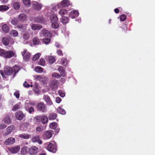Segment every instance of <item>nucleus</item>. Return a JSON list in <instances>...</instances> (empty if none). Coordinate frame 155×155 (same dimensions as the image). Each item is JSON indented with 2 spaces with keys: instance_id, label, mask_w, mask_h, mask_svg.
<instances>
[{
  "instance_id": "obj_1",
  "label": "nucleus",
  "mask_w": 155,
  "mask_h": 155,
  "mask_svg": "<svg viewBox=\"0 0 155 155\" xmlns=\"http://www.w3.org/2000/svg\"><path fill=\"white\" fill-rule=\"evenodd\" d=\"M19 67L15 66L12 68L8 66L5 67L4 68V73L5 74L10 75L12 73L15 75L19 71Z\"/></svg>"
},
{
  "instance_id": "obj_2",
  "label": "nucleus",
  "mask_w": 155,
  "mask_h": 155,
  "mask_svg": "<svg viewBox=\"0 0 155 155\" xmlns=\"http://www.w3.org/2000/svg\"><path fill=\"white\" fill-rule=\"evenodd\" d=\"M15 55L13 51L11 50L7 51L3 49H0V55L6 58H9Z\"/></svg>"
},
{
  "instance_id": "obj_3",
  "label": "nucleus",
  "mask_w": 155,
  "mask_h": 155,
  "mask_svg": "<svg viewBox=\"0 0 155 155\" xmlns=\"http://www.w3.org/2000/svg\"><path fill=\"white\" fill-rule=\"evenodd\" d=\"M37 110L38 111L44 113L47 111V107L44 102H40L37 104Z\"/></svg>"
},
{
  "instance_id": "obj_4",
  "label": "nucleus",
  "mask_w": 155,
  "mask_h": 155,
  "mask_svg": "<svg viewBox=\"0 0 155 155\" xmlns=\"http://www.w3.org/2000/svg\"><path fill=\"white\" fill-rule=\"evenodd\" d=\"M51 26L54 28H57L59 27L58 23V18L56 15H53L51 18Z\"/></svg>"
},
{
  "instance_id": "obj_5",
  "label": "nucleus",
  "mask_w": 155,
  "mask_h": 155,
  "mask_svg": "<svg viewBox=\"0 0 155 155\" xmlns=\"http://www.w3.org/2000/svg\"><path fill=\"white\" fill-rule=\"evenodd\" d=\"M21 54L23 57L24 60L25 61H28L30 59L31 54L28 52H27L26 49H25L23 51L21 52Z\"/></svg>"
},
{
  "instance_id": "obj_6",
  "label": "nucleus",
  "mask_w": 155,
  "mask_h": 155,
  "mask_svg": "<svg viewBox=\"0 0 155 155\" xmlns=\"http://www.w3.org/2000/svg\"><path fill=\"white\" fill-rule=\"evenodd\" d=\"M47 149L50 152L55 153L57 150V146L55 144L49 143L48 145Z\"/></svg>"
},
{
  "instance_id": "obj_7",
  "label": "nucleus",
  "mask_w": 155,
  "mask_h": 155,
  "mask_svg": "<svg viewBox=\"0 0 155 155\" xmlns=\"http://www.w3.org/2000/svg\"><path fill=\"white\" fill-rule=\"evenodd\" d=\"M28 152L30 155H35L38 152V149L36 147H32L29 148Z\"/></svg>"
},
{
  "instance_id": "obj_8",
  "label": "nucleus",
  "mask_w": 155,
  "mask_h": 155,
  "mask_svg": "<svg viewBox=\"0 0 155 155\" xmlns=\"http://www.w3.org/2000/svg\"><path fill=\"white\" fill-rule=\"evenodd\" d=\"M16 118L18 120H21L23 119L25 115L22 112L18 111L16 112L15 114Z\"/></svg>"
},
{
  "instance_id": "obj_9",
  "label": "nucleus",
  "mask_w": 155,
  "mask_h": 155,
  "mask_svg": "<svg viewBox=\"0 0 155 155\" xmlns=\"http://www.w3.org/2000/svg\"><path fill=\"white\" fill-rule=\"evenodd\" d=\"M32 7L37 11L40 10L42 8L41 4H39L36 2L34 1L32 2Z\"/></svg>"
},
{
  "instance_id": "obj_10",
  "label": "nucleus",
  "mask_w": 155,
  "mask_h": 155,
  "mask_svg": "<svg viewBox=\"0 0 155 155\" xmlns=\"http://www.w3.org/2000/svg\"><path fill=\"white\" fill-rule=\"evenodd\" d=\"M43 99L45 101L48 105L50 106L53 104L52 102L50 97L48 95H44L43 97Z\"/></svg>"
},
{
  "instance_id": "obj_11",
  "label": "nucleus",
  "mask_w": 155,
  "mask_h": 155,
  "mask_svg": "<svg viewBox=\"0 0 155 155\" xmlns=\"http://www.w3.org/2000/svg\"><path fill=\"white\" fill-rule=\"evenodd\" d=\"M58 80L55 79L52 81L50 83V87L52 89H56L58 87Z\"/></svg>"
},
{
  "instance_id": "obj_12",
  "label": "nucleus",
  "mask_w": 155,
  "mask_h": 155,
  "mask_svg": "<svg viewBox=\"0 0 155 155\" xmlns=\"http://www.w3.org/2000/svg\"><path fill=\"white\" fill-rule=\"evenodd\" d=\"M70 2L67 0H63L58 5L60 7H64L69 6L70 5Z\"/></svg>"
},
{
  "instance_id": "obj_13",
  "label": "nucleus",
  "mask_w": 155,
  "mask_h": 155,
  "mask_svg": "<svg viewBox=\"0 0 155 155\" xmlns=\"http://www.w3.org/2000/svg\"><path fill=\"white\" fill-rule=\"evenodd\" d=\"M31 140L34 143L38 142L39 144H41L42 143V141L40 140L39 135H36L33 136L31 138Z\"/></svg>"
},
{
  "instance_id": "obj_14",
  "label": "nucleus",
  "mask_w": 155,
  "mask_h": 155,
  "mask_svg": "<svg viewBox=\"0 0 155 155\" xmlns=\"http://www.w3.org/2000/svg\"><path fill=\"white\" fill-rule=\"evenodd\" d=\"M78 12L75 10H74L69 13V16L72 18H74L79 15Z\"/></svg>"
},
{
  "instance_id": "obj_15",
  "label": "nucleus",
  "mask_w": 155,
  "mask_h": 155,
  "mask_svg": "<svg viewBox=\"0 0 155 155\" xmlns=\"http://www.w3.org/2000/svg\"><path fill=\"white\" fill-rule=\"evenodd\" d=\"M42 34L45 37H51L52 36V33L51 31H49L48 30H47L45 29H42Z\"/></svg>"
},
{
  "instance_id": "obj_16",
  "label": "nucleus",
  "mask_w": 155,
  "mask_h": 155,
  "mask_svg": "<svg viewBox=\"0 0 155 155\" xmlns=\"http://www.w3.org/2000/svg\"><path fill=\"white\" fill-rule=\"evenodd\" d=\"M15 141V138L12 137L8 138L6 139L5 142V143L6 145L12 144H13Z\"/></svg>"
},
{
  "instance_id": "obj_17",
  "label": "nucleus",
  "mask_w": 155,
  "mask_h": 155,
  "mask_svg": "<svg viewBox=\"0 0 155 155\" xmlns=\"http://www.w3.org/2000/svg\"><path fill=\"white\" fill-rule=\"evenodd\" d=\"M58 70L61 76L64 77L65 76L66 74L65 71L63 67L62 66H60Z\"/></svg>"
},
{
  "instance_id": "obj_18",
  "label": "nucleus",
  "mask_w": 155,
  "mask_h": 155,
  "mask_svg": "<svg viewBox=\"0 0 155 155\" xmlns=\"http://www.w3.org/2000/svg\"><path fill=\"white\" fill-rule=\"evenodd\" d=\"M18 18L20 21H24L26 19V15L24 14H20L18 16Z\"/></svg>"
},
{
  "instance_id": "obj_19",
  "label": "nucleus",
  "mask_w": 155,
  "mask_h": 155,
  "mask_svg": "<svg viewBox=\"0 0 155 155\" xmlns=\"http://www.w3.org/2000/svg\"><path fill=\"white\" fill-rule=\"evenodd\" d=\"M20 149V147L19 146H16L10 148V151L12 153H17L19 150Z\"/></svg>"
},
{
  "instance_id": "obj_20",
  "label": "nucleus",
  "mask_w": 155,
  "mask_h": 155,
  "mask_svg": "<svg viewBox=\"0 0 155 155\" xmlns=\"http://www.w3.org/2000/svg\"><path fill=\"white\" fill-rule=\"evenodd\" d=\"M19 137L25 139H28L31 138V135L28 134L24 133L20 134L19 135Z\"/></svg>"
},
{
  "instance_id": "obj_21",
  "label": "nucleus",
  "mask_w": 155,
  "mask_h": 155,
  "mask_svg": "<svg viewBox=\"0 0 155 155\" xmlns=\"http://www.w3.org/2000/svg\"><path fill=\"white\" fill-rule=\"evenodd\" d=\"M52 136L51 133L50 131H47L45 133L43 137L45 139H48L51 138Z\"/></svg>"
},
{
  "instance_id": "obj_22",
  "label": "nucleus",
  "mask_w": 155,
  "mask_h": 155,
  "mask_svg": "<svg viewBox=\"0 0 155 155\" xmlns=\"http://www.w3.org/2000/svg\"><path fill=\"white\" fill-rule=\"evenodd\" d=\"M41 121L43 124H46L48 121V118L47 116L45 115H41Z\"/></svg>"
},
{
  "instance_id": "obj_23",
  "label": "nucleus",
  "mask_w": 155,
  "mask_h": 155,
  "mask_svg": "<svg viewBox=\"0 0 155 155\" xmlns=\"http://www.w3.org/2000/svg\"><path fill=\"white\" fill-rule=\"evenodd\" d=\"M57 116V115L56 113H52L49 114L48 118L50 120H53L55 119Z\"/></svg>"
},
{
  "instance_id": "obj_24",
  "label": "nucleus",
  "mask_w": 155,
  "mask_h": 155,
  "mask_svg": "<svg viewBox=\"0 0 155 155\" xmlns=\"http://www.w3.org/2000/svg\"><path fill=\"white\" fill-rule=\"evenodd\" d=\"M15 129V127L14 125H11L8 127L7 128V135H8L11 133L13 130Z\"/></svg>"
},
{
  "instance_id": "obj_25",
  "label": "nucleus",
  "mask_w": 155,
  "mask_h": 155,
  "mask_svg": "<svg viewBox=\"0 0 155 155\" xmlns=\"http://www.w3.org/2000/svg\"><path fill=\"white\" fill-rule=\"evenodd\" d=\"M31 27L32 30H35L41 29L42 26L41 25L33 24L32 25Z\"/></svg>"
},
{
  "instance_id": "obj_26",
  "label": "nucleus",
  "mask_w": 155,
  "mask_h": 155,
  "mask_svg": "<svg viewBox=\"0 0 155 155\" xmlns=\"http://www.w3.org/2000/svg\"><path fill=\"white\" fill-rule=\"evenodd\" d=\"M2 41L3 44L5 46L8 45L9 43V40L7 37H3Z\"/></svg>"
},
{
  "instance_id": "obj_27",
  "label": "nucleus",
  "mask_w": 155,
  "mask_h": 155,
  "mask_svg": "<svg viewBox=\"0 0 155 155\" xmlns=\"http://www.w3.org/2000/svg\"><path fill=\"white\" fill-rule=\"evenodd\" d=\"M33 42L35 45H38L40 42L39 39L37 37H34L33 39Z\"/></svg>"
},
{
  "instance_id": "obj_28",
  "label": "nucleus",
  "mask_w": 155,
  "mask_h": 155,
  "mask_svg": "<svg viewBox=\"0 0 155 155\" xmlns=\"http://www.w3.org/2000/svg\"><path fill=\"white\" fill-rule=\"evenodd\" d=\"M2 29L5 33H7L9 31V28L7 25L5 24L2 26Z\"/></svg>"
},
{
  "instance_id": "obj_29",
  "label": "nucleus",
  "mask_w": 155,
  "mask_h": 155,
  "mask_svg": "<svg viewBox=\"0 0 155 155\" xmlns=\"http://www.w3.org/2000/svg\"><path fill=\"white\" fill-rule=\"evenodd\" d=\"M35 22H38L42 23L43 21V19L41 17H37L35 18L34 19Z\"/></svg>"
},
{
  "instance_id": "obj_30",
  "label": "nucleus",
  "mask_w": 155,
  "mask_h": 155,
  "mask_svg": "<svg viewBox=\"0 0 155 155\" xmlns=\"http://www.w3.org/2000/svg\"><path fill=\"white\" fill-rule=\"evenodd\" d=\"M29 148L27 147H23L21 150V152L22 154H25L28 151Z\"/></svg>"
},
{
  "instance_id": "obj_31",
  "label": "nucleus",
  "mask_w": 155,
  "mask_h": 155,
  "mask_svg": "<svg viewBox=\"0 0 155 155\" xmlns=\"http://www.w3.org/2000/svg\"><path fill=\"white\" fill-rule=\"evenodd\" d=\"M58 126V124L57 123L55 122H54L50 123L49 124V127L50 128L54 129H55Z\"/></svg>"
},
{
  "instance_id": "obj_32",
  "label": "nucleus",
  "mask_w": 155,
  "mask_h": 155,
  "mask_svg": "<svg viewBox=\"0 0 155 155\" xmlns=\"http://www.w3.org/2000/svg\"><path fill=\"white\" fill-rule=\"evenodd\" d=\"M68 11L65 9H62L60 10L59 13L62 16L64 15L67 14L68 13Z\"/></svg>"
},
{
  "instance_id": "obj_33",
  "label": "nucleus",
  "mask_w": 155,
  "mask_h": 155,
  "mask_svg": "<svg viewBox=\"0 0 155 155\" xmlns=\"http://www.w3.org/2000/svg\"><path fill=\"white\" fill-rule=\"evenodd\" d=\"M69 20L68 17L65 16H63L62 19L61 20V22L63 24H66L68 23Z\"/></svg>"
},
{
  "instance_id": "obj_34",
  "label": "nucleus",
  "mask_w": 155,
  "mask_h": 155,
  "mask_svg": "<svg viewBox=\"0 0 155 155\" xmlns=\"http://www.w3.org/2000/svg\"><path fill=\"white\" fill-rule=\"evenodd\" d=\"M10 35L12 37L17 36L18 35V32L17 31L13 30L11 31L10 33Z\"/></svg>"
},
{
  "instance_id": "obj_35",
  "label": "nucleus",
  "mask_w": 155,
  "mask_h": 155,
  "mask_svg": "<svg viewBox=\"0 0 155 155\" xmlns=\"http://www.w3.org/2000/svg\"><path fill=\"white\" fill-rule=\"evenodd\" d=\"M4 122L6 124H8L11 123V120L9 116H7L5 117L4 120Z\"/></svg>"
},
{
  "instance_id": "obj_36",
  "label": "nucleus",
  "mask_w": 155,
  "mask_h": 155,
  "mask_svg": "<svg viewBox=\"0 0 155 155\" xmlns=\"http://www.w3.org/2000/svg\"><path fill=\"white\" fill-rule=\"evenodd\" d=\"M8 8V7L6 5H1L0 6V11H6Z\"/></svg>"
},
{
  "instance_id": "obj_37",
  "label": "nucleus",
  "mask_w": 155,
  "mask_h": 155,
  "mask_svg": "<svg viewBox=\"0 0 155 155\" xmlns=\"http://www.w3.org/2000/svg\"><path fill=\"white\" fill-rule=\"evenodd\" d=\"M46 77L45 76L42 77L40 75H37L36 76V79L37 80L40 81L42 82H44L43 80H42V79H45Z\"/></svg>"
},
{
  "instance_id": "obj_38",
  "label": "nucleus",
  "mask_w": 155,
  "mask_h": 155,
  "mask_svg": "<svg viewBox=\"0 0 155 155\" xmlns=\"http://www.w3.org/2000/svg\"><path fill=\"white\" fill-rule=\"evenodd\" d=\"M57 111L59 113L63 115H64L66 114V111L65 110L63 109L60 107L58 108L57 109Z\"/></svg>"
},
{
  "instance_id": "obj_39",
  "label": "nucleus",
  "mask_w": 155,
  "mask_h": 155,
  "mask_svg": "<svg viewBox=\"0 0 155 155\" xmlns=\"http://www.w3.org/2000/svg\"><path fill=\"white\" fill-rule=\"evenodd\" d=\"M34 119L37 122H40L41 121V115H38L35 116L34 117Z\"/></svg>"
},
{
  "instance_id": "obj_40",
  "label": "nucleus",
  "mask_w": 155,
  "mask_h": 155,
  "mask_svg": "<svg viewBox=\"0 0 155 155\" xmlns=\"http://www.w3.org/2000/svg\"><path fill=\"white\" fill-rule=\"evenodd\" d=\"M61 76L59 74L55 72L53 73L52 74V77L55 78H61Z\"/></svg>"
},
{
  "instance_id": "obj_41",
  "label": "nucleus",
  "mask_w": 155,
  "mask_h": 155,
  "mask_svg": "<svg viewBox=\"0 0 155 155\" xmlns=\"http://www.w3.org/2000/svg\"><path fill=\"white\" fill-rule=\"evenodd\" d=\"M20 108V105L19 104H17L13 106L12 108V110L16 111Z\"/></svg>"
},
{
  "instance_id": "obj_42",
  "label": "nucleus",
  "mask_w": 155,
  "mask_h": 155,
  "mask_svg": "<svg viewBox=\"0 0 155 155\" xmlns=\"http://www.w3.org/2000/svg\"><path fill=\"white\" fill-rule=\"evenodd\" d=\"M14 8L15 10H18L20 7V4L17 2L15 3L13 5Z\"/></svg>"
},
{
  "instance_id": "obj_43",
  "label": "nucleus",
  "mask_w": 155,
  "mask_h": 155,
  "mask_svg": "<svg viewBox=\"0 0 155 155\" xmlns=\"http://www.w3.org/2000/svg\"><path fill=\"white\" fill-rule=\"evenodd\" d=\"M23 3L25 5L28 7L31 5L30 1L29 0H23Z\"/></svg>"
},
{
  "instance_id": "obj_44",
  "label": "nucleus",
  "mask_w": 155,
  "mask_h": 155,
  "mask_svg": "<svg viewBox=\"0 0 155 155\" xmlns=\"http://www.w3.org/2000/svg\"><path fill=\"white\" fill-rule=\"evenodd\" d=\"M55 61V58L53 56H51L48 58V61L50 63H53Z\"/></svg>"
},
{
  "instance_id": "obj_45",
  "label": "nucleus",
  "mask_w": 155,
  "mask_h": 155,
  "mask_svg": "<svg viewBox=\"0 0 155 155\" xmlns=\"http://www.w3.org/2000/svg\"><path fill=\"white\" fill-rule=\"evenodd\" d=\"M35 71L41 73L43 71V69L40 67H37L35 68Z\"/></svg>"
},
{
  "instance_id": "obj_46",
  "label": "nucleus",
  "mask_w": 155,
  "mask_h": 155,
  "mask_svg": "<svg viewBox=\"0 0 155 155\" xmlns=\"http://www.w3.org/2000/svg\"><path fill=\"white\" fill-rule=\"evenodd\" d=\"M41 54L40 53L36 54L33 57V60L34 61H35L38 59L40 57Z\"/></svg>"
},
{
  "instance_id": "obj_47",
  "label": "nucleus",
  "mask_w": 155,
  "mask_h": 155,
  "mask_svg": "<svg viewBox=\"0 0 155 155\" xmlns=\"http://www.w3.org/2000/svg\"><path fill=\"white\" fill-rule=\"evenodd\" d=\"M45 64V61L43 58H41L38 62L39 65L41 66H44Z\"/></svg>"
},
{
  "instance_id": "obj_48",
  "label": "nucleus",
  "mask_w": 155,
  "mask_h": 155,
  "mask_svg": "<svg viewBox=\"0 0 155 155\" xmlns=\"http://www.w3.org/2000/svg\"><path fill=\"white\" fill-rule=\"evenodd\" d=\"M43 41L46 45L49 43L51 41V39L48 38H44L43 39Z\"/></svg>"
},
{
  "instance_id": "obj_49",
  "label": "nucleus",
  "mask_w": 155,
  "mask_h": 155,
  "mask_svg": "<svg viewBox=\"0 0 155 155\" xmlns=\"http://www.w3.org/2000/svg\"><path fill=\"white\" fill-rule=\"evenodd\" d=\"M18 20L16 19H13L12 20L11 23L14 25H16L18 23Z\"/></svg>"
},
{
  "instance_id": "obj_50",
  "label": "nucleus",
  "mask_w": 155,
  "mask_h": 155,
  "mask_svg": "<svg viewBox=\"0 0 155 155\" xmlns=\"http://www.w3.org/2000/svg\"><path fill=\"white\" fill-rule=\"evenodd\" d=\"M126 19V16L125 15H121L120 16V20L121 21H124Z\"/></svg>"
},
{
  "instance_id": "obj_51",
  "label": "nucleus",
  "mask_w": 155,
  "mask_h": 155,
  "mask_svg": "<svg viewBox=\"0 0 155 155\" xmlns=\"http://www.w3.org/2000/svg\"><path fill=\"white\" fill-rule=\"evenodd\" d=\"M28 111L30 114H31L34 112V109L33 107H31L28 108Z\"/></svg>"
},
{
  "instance_id": "obj_52",
  "label": "nucleus",
  "mask_w": 155,
  "mask_h": 155,
  "mask_svg": "<svg viewBox=\"0 0 155 155\" xmlns=\"http://www.w3.org/2000/svg\"><path fill=\"white\" fill-rule=\"evenodd\" d=\"M29 37V34L27 33H25L23 35V38L25 40L27 39Z\"/></svg>"
},
{
  "instance_id": "obj_53",
  "label": "nucleus",
  "mask_w": 155,
  "mask_h": 155,
  "mask_svg": "<svg viewBox=\"0 0 155 155\" xmlns=\"http://www.w3.org/2000/svg\"><path fill=\"white\" fill-rule=\"evenodd\" d=\"M14 95L17 98H18L20 96V93L18 91H16L14 93Z\"/></svg>"
},
{
  "instance_id": "obj_54",
  "label": "nucleus",
  "mask_w": 155,
  "mask_h": 155,
  "mask_svg": "<svg viewBox=\"0 0 155 155\" xmlns=\"http://www.w3.org/2000/svg\"><path fill=\"white\" fill-rule=\"evenodd\" d=\"M57 53L58 54L59 56H63V54L62 51L61 50H57Z\"/></svg>"
},
{
  "instance_id": "obj_55",
  "label": "nucleus",
  "mask_w": 155,
  "mask_h": 155,
  "mask_svg": "<svg viewBox=\"0 0 155 155\" xmlns=\"http://www.w3.org/2000/svg\"><path fill=\"white\" fill-rule=\"evenodd\" d=\"M36 131L38 132H42L43 130L41 127H37L36 128Z\"/></svg>"
},
{
  "instance_id": "obj_56",
  "label": "nucleus",
  "mask_w": 155,
  "mask_h": 155,
  "mask_svg": "<svg viewBox=\"0 0 155 155\" xmlns=\"http://www.w3.org/2000/svg\"><path fill=\"white\" fill-rule=\"evenodd\" d=\"M23 86L25 87H29L30 86V85L28 83H27L26 81H25L23 84Z\"/></svg>"
},
{
  "instance_id": "obj_57",
  "label": "nucleus",
  "mask_w": 155,
  "mask_h": 155,
  "mask_svg": "<svg viewBox=\"0 0 155 155\" xmlns=\"http://www.w3.org/2000/svg\"><path fill=\"white\" fill-rule=\"evenodd\" d=\"M17 27L19 28L23 29H24V25L22 24H19L17 25Z\"/></svg>"
},
{
  "instance_id": "obj_58",
  "label": "nucleus",
  "mask_w": 155,
  "mask_h": 155,
  "mask_svg": "<svg viewBox=\"0 0 155 155\" xmlns=\"http://www.w3.org/2000/svg\"><path fill=\"white\" fill-rule=\"evenodd\" d=\"M7 126L4 124H1L0 126V129H3L6 128Z\"/></svg>"
},
{
  "instance_id": "obj_59",
  "label": "nucleus",
  "mask_w": 155,
  "mask_h": 155,
  "mask_svg": "<svg viewBox=\"0 0 155 155\" xmlns=\"http://www.w3.org/2000/svg\"><path fill=\"white\" fill-rule=\"evenodd\" d=\"M56 102L58 103H59L61 101V99L59 97H57L56 98Z\"/></svg>"
},
{
  "instance_id": "obj_60",
  "label": "nucleus",
  "mask_w": 155,
  "mask_h": 155,
  "mask_svg": "<svg viewBox=\"0 0 155 155\" xmlns=\"http://www.w3.org/2000/svg\"><path fill=\"white\" fill-rule=\"evenodd\" d=\"M59 93L61 97H64L65 96V94L64 93H62L61 91H59Z\"/></svg>"
},
{
  "instance_id": "obj_61",
  "label": "nucleus",
  "mask_w": 155,
  "mask_h": 155,
  "mask_svg": "<svg viewBox=\"0 0 155 155\" xmlns=\"http://www.w3.org/2000/svg\"><path fill=\"white\" fill-rule=\"evenodd\" d=\"M55 46L57 48H63V47L61 46V45H59L58 43H56Z\"/></svg>"
},
{
  "instance_id": "obj_62",
  "label": "nucleus",
  "mask_w": 155,
  "mask_h": 155,
  "mask_svg": "<svg viewBox=\"0 0 155 155\" xmlns=\"http://www.w3.org/2000/svg\"><path fill=\"white\" fill-rule=\"evenodd\" d=\"M8 0H1V1L2 3L3 4L6 3L8 1Z\"/></svg>"
},
{
  "instance_id": "obj_63",
  "label": "nucleus",
  "mask_w": 155,
  "mask_h": 155,
  "mask_svg": "<svg viewBox=\"0 0 155 155\" xmlns=\"http://www.w3.org/2000/svg\"><path fill=\"white\" fill-rule=\"evenodd\" d=\"M114 11L117 14L119 13V10L118 8H116L114 9Z\"/></svg>"
},
{
  "instance_id": "obj_64",
  "label": "nucleus",
  "mask_w": 155,
  "mask_h": 155,
  "mask_svg": "<svg viewBox=\"0 0 155 155\" xmlns=\"http://www.w3.org/2000/svg\"><path fill=\"white\" fill-rule=\"evenodd\" d=\"M0 73L2 76L3 77H4V72L2 70L0 71Z\"/></svg>"
}]
</instances>
